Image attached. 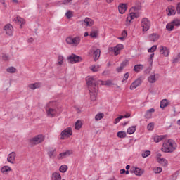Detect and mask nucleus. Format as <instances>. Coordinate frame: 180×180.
Segmentation results:
<instances>
[{
  "mask_svg": "<svg viewBox=\"0 0 180 180\" xmlns=\"http://www.w3.org/2000/svg\"><path fill=\"white\" fill-rule=\"evenodd\" d=\"M86 82L90 92V99L94 102L98 96V83L94 77H86Z\"/></svg>",
  "mask_w": 180,
  "mask_h": 180,
  "instance_id": "nucleus-1",
  "label": "nucleus"
},
{
  "mask_svg": "<svg viewBox=\"0 0 180 180\" xmlns=\"http://www.w3.org/2000/svg\"><path fill=\"white\" fill-rule=\"evenodd\" d=\"M174 150H176V143L172 139L164 142L161 148L162 153H174Z\"/></svg>",
  "mask_w": 180,
  "mask_h": 180,
  "instance_id": "nucleus-2",
  "label": "nucleus"
},
{
  "mask_svg": "<svg viewBox=\"0 0 180 180\" xmlns=\"http://www.w3.org/2000/svg\"><path fill=\"white\" fill-rule=\"evenodd\" d=\"M44 141V136L43 134L37 135L32 139H29V143L31 146H36L37 144H40V143H43Z\"/></svg>",
  "mask_w": 180,
  "mask_h": 180,
  "instance_id": "nucleus-3",
  "label": "nucleus"
},
{
  "mask_svg": "<svg viewBox=\"0 0 180 180\" xmlns=\"http://www.w3.org/2000/svg\"><path fill=\"white\" fill-rule=\"evenodd\" d=\"M67 60L70 64H77V63H81L82 61V58L72 53L71 56L67 57Z\"/></svg>",
  "mask_w": 180,
  "mask_h": 180,
  "instance_id": "nucleus-4",
  "label": "nucleus"
},
{
  "mask_svg": "<svg viewBox=\"0 0 180 180\" xmlns=\"http://www.w3.org/2000/svg\"><path fill=\"white\" fill-rule=\"evenodd\" d=\"M66 43H68V44H72L73 46H77L79 43H81V37H75L72 38L71 37H68L66 39Z\"/></svg>",
  "mask_w": 180,
  "mask_h": 180,
  "instance_id": "nucleus-5",
  "label": "nucleus"
},
{
  "mask_svg": "<svg viewBox=\"0 0 180 180\" xmlns=\"http://www.w3.org/2000/svg\"><path fill=\"white\" fill-rule=\"evenodd\" d=\"M143 81H144V77L143 76L139 77L134 82L131 83L129 89H131V91L136 89V88L140 86L141 84H143Z\"/></svg>",
  "mask_w": 180,
  "mask_h": 180,
  "instance_id": "nucleus-6",
  "label": "nucleus"
},
{
  "mask_svg": "<svg viewBox=\"0 0 180 180\" xmlns=\"http://www.w3.org/2000/svg\"><path fill=\"white\" fill-rule=\"evenodd\" d=\"M151 26V22L149 21L148 18H143L141 20V27H143L142 32H148L150 30Z\"/></svg>",
  "mask_w": 180,
  "mask_h": 180,
  "instance_id": "nucleus-7",
  "label": "nucleus"
},
{
  "mask_svg": "<svg viewBox=\"0 0 180 180\" xmlns=\"http://www.w3.org/2000/svg\"><path fill=\"white\" fill-rule=\"evenodd\" d=\"M60 136L61 140H64V137H70V136H72V129L71 127L66 128L61 132Z\"/></svg>",
  "mask_w": 180,
  "mask_h": 180,
  "instance_id": "nucleus-8",
  "label": "nucleus"
},
{
  "mask_svg": "<svg viewBox=\"0 0 180 180\" xmlns=\"http://www.w3.org/2000/svg\"><path fill=\"white\" fill-rule=\"evenodd\" d=\"M130 172L131 174H135L136 176H141V175L144 174V169L139 167H134L130 169Z\"/></svg>",
  "mask_w": 180,
  "mask_h": 180,
  "instance_id": "nucleus-9",
  "label": "nucleus"
},
{
  "mask_svg": "<svg viewBox=\"0 0 180 180\" xmlns=\"http://www.w3.org/2000/svg\"><path fill=\"white\" fill-rule=\"evenodd\" d=\"M72 150H68L65 152L60 153L58 155V160H63V158H67V157H70V155H72Z\"/></svg>",
  "mask_w": 180,
  "mask_h": 180,
  "instance_id": "nucleus-10",
  "label": "nucleus"
},
{
  "mask_svg": "<svg viewBox=\"0 0 180 180\" xmlns=\"http://www.w3.org/2000/svg\"><path fill=\"white\" fill-rule=\"evenodd\" d=\"M4 30H5L6 34L8 36H13V27L11 24H6L4 27Z\"/></svg>",
  "mask_w": 180,
  "mask_h": 180,
  "instance_id": "nucleus-11",
  "label": "nucleus"
},
{
  "mask_svg": "<svg viewBox=\"0 0 180 180\" xmlns=\"http://www.w3.org/2000/svg\"><path fill=\"white\" fill-rule=\"evenodd\" d=\"M160 53L164 56V57H168L169 56V49L167 46H160Z\"/></svg>",
  "mask_w": 180,
  "mask_h": 180,
  "instance_id": "nucleus-12",
  "label": "nucleus"
},
{
  "mask_svg": "<svg viewBox=\"0 0 180 180\" xmlns=\"http://www.w3.org/2000/svg\"><path fill=\"white\" fill-rule=\"evenodd\" d=\"M167 16H175L176 15V11H175V7L174 6H169L167 8Z\"/></svg>",
  "mask_w": 180,
  "mask_h": 180,
  "instance_id": "nucleus-13",
  "label": "nucleus"
},
{
  "mask_svg": "<svg viewBox=\"0 0 180 180\" xmlns=\"http://www.w3.org/2000/svg\"><path fill=\"white\" fill-rule=\"evenodd\" d=\"M118 11L119 13H121V15H123V13H124L126 11H127V5H126V4L124 3L120 4V5L118 6Z\"/></svg>",
  "mask_w": 180,
  "mask_h": 180,
  "instance_id": "nucleus-14",
  "label": "nucleus"
},
{
  "mask_svg": "<svg viewBox=\"0 0 180 180\" xmlns=\"http://www.w3.org/2000/svg\"><path fill=\"white\" fill-rule=\"evenodd\" d=\"M15 158H16V153L11 152L8 155L7 161H8V162H10L11 164H13V161H15Z\"/></svg>",
  "mask_w": 180,
  "mask_h": 180,
  "instance_id": "nucleus-15",
  "label": "nucleus"
},
{
  "mask_svg": "<svg viewBox=\"0 0 180 180\" xmlns=\"http://www.w3.org/2000/svg\"><path fill=\"white\" fill-rule=\"evenodd\" d=\"M96 84H97V86H98L99 84H101V85H105L107 86H110L113 85V83H112L111 80H107V81L96 80Z\"/></svg>",
  "mask_w": 180,
  "mask_h": 180,
  "instance_id": "nucleus-16",
  "label": "nucleus"
},
{
  "mask_svg": "<svg viewBox=\"0 0 180 180\" xmlns=\"http://www.w3.org/2000/svg\"><path fill=\"white\" fill-rule=\"evenodd\" d=\"M158 39H160V35L157 33H153L149 35L150 41L155 42L158 41Z\"/></svg>",
  "mask_w": 180,
  "mask_h": 180,
  "instance_id": "nucleus-17",
  "label": "nucleus"
},
{
  "mask_svg": "<svg viewBox=\"0 0 180 180\" xmlns=\"http://www.w3.org/2000/svg\"><path fill=\"white\" fill-rule=\"evenodd\" d=\"M47 116H50L51 117H55L56 115H57V110L53 108H49L47 111Z\"/></svg>",
  "mask_w": 180,
  "mask_h": 180,
  "instance_id": "nucleus-18",
  "label": "nucleus"
},
{
  "mask_svg": "<svg viewBox=\"0 0 180 180\" xmlns=\"http://www.w3.org/2000/svg\"><path fill=\"white\" fill-rule=\"evenodd\" d=\"M47 154L50 158H54V157H56V154H57V150L53 148H50Z\"/></svg>",
  "mask_w": 180,
  "mask_h": 180,
  "instance_id": "nucleus-19",
  "label": "nucleus"
},
{
  "mask_svg": "<svg viewBox=\"0 0 180 180\" xmlns=\"http://www.w3.org/2000/svg\"><path fill=\"white\" fill-rule=\"evenodd\" d=\"M143 68L144 65H143L142 64H137L134 65L133 71H134L135 72H140V71H143Z\"/></svg>",
  "mask_w": 180,
  "mask_h": 180,
  "instance_id": "nucleus-20",
  "label": "nucleus"
},
{
  "mask_svg": "<svg viewBox=\"0 0 180 180\" xmlns=\"http://www.w3.org/2000/svg\"><path fill=\"white\" fill-rule=\"evenodd\" d=\"M52 180H61V174L59 172H55L51 176Z\"/></svg>",
  "mask_w": 180,
  "mask_h": 180,
  "instance_id": "nucleus-21",
  "label": "nucleus"
},
{
  "mask_svg": "<svg viewBox=\"0 0 180 180\" xmlns=\"http://www.w3.org/2000/svg\"><path fill=\"white\" fill-rule=\"evenodd\" d=\"M94 61H98L99 60V58L101 57V49H97L94 52Z\"/></svg>",
  "mask_w": 180,
  "mask_h": 180,
  "instance_id": "nucleus-22",
  "label": "nucleus"
},
{
  "mask_svg": "<svg viewBox=\"0 0 180 180\" xmlns=\"http://www.w3.org/2000/svg\"><path fill=\"white\" fill-rule=\"evenodd\" d=\"M9 171H12V168L9 166H4L1 167V172L2 174H4V175H6Z\"/></svg>",
  "mask_w": 180,
  "mask_h": 180,
  "instance_id": "nucleus-23",
  "label": "nucleus"
},
{
  "mask_svg": "<svg viewBox=\"0 0 180 180\" xmlns=\"http://www.w3.org/2000/svg\"><path fill=\"white\" fill-rule=\"evenodd\" d=\"M164 139H165V136L164 135H156L153 137L155 143H160V141H161V140H164Z\"/></svg>",
  "mask_w": 180,
  "mask_h": 180,
  "instance_id": "nucleus-24",
  "label": "nucleus"
},
{
  "mask_svg": "<svg viewBox=\"0 0 180 180\" xmlns=\"http://www.w3.org/2000/svg\"><path fill=\"white\" fill-rule=\"evenodd\" d=\"M40 83H33V84H30L28 85V88H30V89H37V88H40Z\"/></svg>",
  "mask_w": 180,
  "mask_h": 180,
  "instance_id": "nucleus-25",
  "label": "nucleus"
},
{
  "mask_svg": "<svg viewBox=\"0 0 180 180\" xmlns=\"http://www.w3.org/2000/svg\"><path fill=\"white\" fill-rule=\"evenodd\" d=\"M84 23L86 24V26H93L94 25V21L90 18H86L84 20Z\"/></svg>",
  "mask_w": 180,
  "mask_h": 180,
  "instance_id": "nucleus-26",
  "label": "nucleus"
},
{
  "mask_svg": "<svg viewBox=\"0 0 180 180\" xmlns=\"http://www.w3.org/2000/svg\"><path fill=\"white\" fill-rule=\"evenodd\" d=\"M127 134H134L136 133V126L129 127L127 130Z\"/></svg>",
  "mask_w": 180,
  "mask_h": 180,
  "instance_id": "nucleus-27",
  "label": "nucleus"
},
{
  "mask_svg": "<svg viewBox=\"0 0 180 180\" xmlns=\"http://www.w3.org/2000/svg\"><path fill=\"white\" fill-rule=\"evenodd\" d=\"M158 162H159L160 165H162V167H167V165H168V160L165 158L159 159Z\"/></svg>",
  "mask_w": 180,
  "mask_h": 180,
  "instance_id": "nucleus-28",
  "label": "nucleus"
},
{
  "mask_svg": "<svg viewBox=\"0 0 180 180\" xmlns=\"http://www.w3.org/2000/svg\"><path fill=\"white\" fill-rule=\"evenodd\" d=\"M59 171L60 172H62V174L67 172V171H68V166H67V165H62L59 167Z\"/></svg>",
  "mask_w": 180,
  "mask_h": 180,
  "instance_id": "nucleus-29",
  "label": "nucleus"
},
{
  "mask_svg": "<svg viewBox=\"0 0 180 180\" xmlns=\"http://www.w3.org/2000/svg\"><path fill=\"white\" fill-rule=\"evenodd\" d=\"M120 50H123V44H119L115 46V53H117V56L120 54Z\"/></svg>",
  "mask_w": 180,
  "mask_h": 180,
  "instance_id": "nucleus-30",
  "label": "nucleus"
},
{
  "mask_svg": "<svg viewBox=\"0 0 180 180\" xmlns=\"http://www.w3.org/2000/svg\"><path fill=\"white\" fill-rule=\"evenodd\" d=\"M168 106V101L167 99H163L160 101V108L161 109H164Z\"/></svg>",
  "mask_w": 180,
  "mask_h": 180,
  "instance_id": "nucleus-31",
  "label": "nucleus"
},
{
  "mask_svg": "<svg viewBox=\"0 0 180 180\" xmlns=\"http://www.w3.org/2000/svg\"><path fill=\"white\" fill-rule=\"evenodd\" d=\"M174 25L172 24V21L166 25V29L168 32H172L174 30Z\"/></svg>",
  "mask_w": 180,
  "mask_h": 180,
  "instance_id": "nucleus-32",
  "label": "nucleus"
},
{
  "mask_svg": "<svg viewBox=\"0 0 180 180\" xmlns=\"http://www.w3.org/2000/svg\"><path fill=\"white\" fill-rule=\"evenodd\" d=\"M117 136L119 139H124L126 137V131H120L117 133Z\"/></svg>",
  "mask_w": 180,
  "mask_h": 180,
  "instance_id": "nucleus-33",
  "label": "nucleus"
},
{
  "mask_svg": "<svg viewBox=\"0 0 180 180\" xmlns=\"http://www.w3.org/2000/svg\"><path fill=\"white\" fill-rule=\"evenodd\" d=\"M148 82H150V84H154V83H155V81H157V79H155V75H150V76L148 78Z\"/></svg>",
  "mask_w": 180,
  "mask_h": 180,
  "instance_id": "nucleus-34",
  "label": "nucleus"
},
{
  "mask_svg": "<svg viewBox=\"0 0 180 180\" xmlns=\"http://www.w3.org/2000/svg\"><path fill=\"white\" fill-rule=\"evenodd\" d=\"M81 127H82V122H81V121H79V120H77L75 122V130H79V129H81Z\"/></svg>",
  "mask_w": 180,
  "mask_h": 180,
  "instance_id": "nucleus-35",
  "label": "nucleus"
},
{
  "mask_svg": "<svg viewBox=\"0 0 180 180\" xmlns=\"http://www.w3.org/2000/svg\"><path fill=\"white\" fill-rule=\"evenodd\" d=\"M104 116H105V114H103V112H100L96 115L95 120L97 121L101 120V119H103Z\"/></svg>",
  "mask_w": 180,
  "mask_h": 180,
  "instance_id": "nucleus-36",
  "label": "nucleus"
},
{
  "mask_svg": "<svg viewBox=\"0 0 180 180\" xmlns=\"http://www.w3.org/2000/svg\"><path fill=\"white\" fill-rule=\"evenodd\" d=\"M172 23L174 25V26H176L177 27H179V26H180V20L178 18H174L172 21Z\"/></svg>",
  "mask_w": 180,
  "mask_h": 180,
  "instance_id": "nucleus-37",
  "label": "nucleus"
},
{
  "mask_svg": "<svg viewBox=\"0 0 180 180\" xmlns=\"http://www.w3.org/2000/svg\"><path fill=\"white\" fill-rule=\"evenodd\" d=\"M7 72H11V74H13L14 72H16V68L15 67H9L6 69Z\"/></svg>",
  "mask_w": 180,
  "mask_h": 180,
  "instance_id": "nucleus-38",
  "label": "nucleus"
},
{
  "mask_svg": "<svg viewBox=\"0 0 180 180\" xmlns=\"http://www.w3.org/2000/svg\"><path fill=\"white\" fill-rule=\"evenodd\" d=\"M155 51H157V45H153L148 49V53H154Z\"/></svg>",
  "mask_w": 180,
  "mask_h": 180,
  "instance_id": "nucleus-39",
  "label": "nucleus"
},
{
  "mask_svg": "<svg viewBox=\"0 0 180 180\" xmlns=\"http://www.w3.org/2000/svg\"><path fill=\"white\" fill-rule=\"evenodd\" d=\"M90 37L92 39H96V37H98V31H91L90 32Z\"/></svg>",
  "mask_w": 180,
  "mask_h": 180,
  "instance_id": "nucleus-40",
  "label": "nucleus"
},
{
  "mask_svg": "<svg viewBox=\"0 0 180 180\" xmlns=\"http://www.w3.org/2000/svg\"><path fill=\"white\" fill-rule=\"evenodd\" d=\"M151 154V151L150 150H146L145 152L142 153L141 155L143 158H147L148 155Z\"/></svg>",
  "mask_w": 180,
  "mask_h": 180,
  "instance_id": "nucleus-41",
  "label": "nucleus"
},
{
  "mask_svg": "<svg viewBox=\"0 0 180 180\" xmlns=\"http://www.w3.org/2000/svg\"><path fill=\"white\" fill-rule=\"evenodd\" d=\"M58 60V64L59 65H63V64L64 63V57H63V56H59Z\"/></svg>",
  "mask_w": 180,
  "mask_h": 180,
  "instance_id": "nucleus-42",
  "label": "nucleus"
},
{
  "mask_svg": "<svg viewBox=\"0 0 180 180\" xmlns=\"http://www.w3.org/2000/svg\"><path fill=\"white\" fill-rule=\"evenodd\" d=\"M153 172L155 174H161V172H162V168H161V167H155L153 169Z\"/></svg>",
  "mask_w": 180,
  "mask_h": 180,
  "instance_id": "nucleus-43",
  "label": "nucleus"
},
{
  "mask_svg": "<svg viewBox=\"0 0 180 180\" xmlns=\"http://www.w3.org/2000/svg\"><path fill=\"white\" fill-rule=\"evenodd\" d=\"M147 129L150 131L154 130V123L153 122L149 123L147 126Z\"/></svg>",
  "mask_w": 180,
  "mask_h": 180,
  "instance_id": "nucleus-44",
  "label": "nucleus"
},
{
  "mask_svg": "<svg viewBox=\"0 0 180 180\" xmlns=\"http://www.w3.org/2000/svg\"><path fill=\"white\" fill-rule=\"evenodd\" d=\"M108 51L110 53H114L115 56H117V53H116V48L115 47H109Z\"/></svg>",
  "mask_w": 180,
  "mask_h": 180,
  "instance_id": "nucleus-45",
  "label": "nucleus"
},
{
  "mask_svg": "<svg viewBox=\"0 0 180 180\" xmlns=\"http://www.w3.org/2000/svg\"><path fill=\"white\" fill-rule=\"evenodd\" d=\"M130 18H131V20H133V19H134V18H139V15L136 13H131L130 14Z\"/></svg>",
  "mask_w": 180,
  "mask_h": 180,
  "instance_id": "nucleus-46",
  "label": "nucleus"
},
{
  "mask_svg": "<svg viewBox=\"0 0 180 180\" xmlns=\"http://www.w3.org/2000/svg\"><path fill=\"white\" fill-rule=\"evenodd\" d=\"M123 115H120L118 117L115 118L114 121V124H117V123H119L122 119H123Z\"/></svg>",
  "mask_w": 180,
  "mask_h": 180,
  "instance_id": "nucleus-47",
  "label": "nucleus"
},
{
  "mask_svg": "<svg viewBox=\"0 0 180 180\" xmlns=\"http://www.w3.org/2000/svg\"><path fill=\"white\" fill-rule=\"evenodd\" d=\"M65 16L68 19H71L72 16V13L71 12V11H68L67 13H65Z\"/></svg>",
  "mask_w": 180,
  "mask_h": 180,
  "instance_id": "nucleus-48",
  "label": "nucleus"
},
{
  "mask_svg": "<svg viewBox=\"0 0 180 180\" xmlns=\"http://www.w3.org/2000/svg\"><path fill=\"white\" fill-rule=\"evenodd\" d=\"M153 116V114L150 113L148 111H146V114H145V119H151Z\"/></svg>",
  "mask_w": 180,
  "mask_h": 180,
  "instance_id": "nucleus-49",
  "label": "nucleus"
},
{
  "mask_svg": "<svg viewBox=\"0 0 180 180\" xmlns=\"http://www.w3.org/2000/svg\"><path fill=\"white\" fill-rule=\"evenodd\" d=\"M154 56H155L154 53H151L148 59V61L150 63V65H153V60H154Z\"/></svg>",
  "mask_w": 180,
  "mask_h": 180,
  "instance_id": "nucleus-50",
  "label": "nucleus"
},
{
  "mask_svg": "<svg viewBox=\"0 0 180 180\" xmlns=\"http://www.w3.org/2000/svg\"><path fill=\"white\" fill-rule=\"evenodd\" d=\"M130 23H131V18L130 17H127L125 22L126 26H130Z\"/></svg>",
  "mask_w": 180,
  "mask_h": 180,
  "instance_id": "nucleus-51",
  "label": "nucleus"
},
{
  "mask_svg": "<svg viewBox=\"0 0 180 180\" xmlns=\"http://www.w3.org/2000/svg\"><path fill=\"white\" fill-rule=\"evenodd\" d=\"M127 79H129V72H126L124 75V78H123L122 82H124V81H127Z\"/></svg>",
  "mask_w": 180,
  "mask_h": 180,
  "instance_id": "nucleus-52",
  "label": "nucleus"
},
{
  "mask_svg": "<svg viewBox=\"0 0 180 180\" xmlns=\"http://www.w3.org/2000/svg\"><path fill=\"white\" fill-rule=\"evenodd\" d=\"M180 58V53L177 55V57L173 59V63H176L178 61H179Z\"/></svg>",
  "mask_w": 180,
  "mask_h": 180,
  "instance_id": "nucleus-53",
  "label": "nucleus"
},
{
  "mask_svg": "<svg viewBox=\"0 0 180 180\" xmlns=\"http://www.w3.org/2000/svg\"><path fill=\"white\" fill-rule=\"evenodd\" d=\"M127 65V60H124L120 63V66L122 67V68H126Z\"/></svg>",
  "mask_w": 180,
  "mask_h": 180,
  "instance_id": "nucleus-54",
  "label": "nucleus"
},
{
  "mask_svg": "<svg viewBox=\"0 0 180 180\" xmlns=\"http://www.w3.org/2000/svg\"><path fill=\"white\" fill-rule=\"evenodd\" d=\"M121 35L126 39V37H127V31L126 30H124Z\"/></svg>",
  "mask_w": 180,
  "mask_h": 180,
  "instance_id": "nucleus-55",
  "label": "nucleus"
},
{
  "mask_svg": "<svg viewBox=\"0 0 180 180\" xmlns=\"http://www.w3.org/2000/svg\"><path fill=\"white\" fill-rule=\"evenodd\" d=\"M91 71H93V72H98V68L95 65H91Z\"/></svg>",
  "mask_w": 180,
  "mask_h": 180,
  "instance_id": "nucleus-56",
  "label": "nucleus"
},
{
  "mask_svg": "<svg viewBox=\"0 0 180 180\" xmlns=\"http://www.w3.org/2000/svg\"><path fill=\"white\" fill-rule=\"evenodd\" d=\"M71 1L72 0H63L62 1V5H68L71 2Z\"/></svg>",
  "mask_w": 180,
  "mask_h": 180,
  "instance_id": "nucleus-57",
  "label": "nucleus"
},
{
  "mask_svg": "<svg viewBox=\"0 0 180 180\" xmlns=\"http://www.w3.org/2000/svg\"><path fill=\"white\" fill-rule=\"evenodd\" d=\"M176 9L177 15H180V2L177 4Z\"/></svg>",
  "mask_w": 180,
  "mask_h": 180,
  "instance_id": "nucleus-58",
  "label": "nucleus"
},
{
  "mask_svg": "<svg viewBox=\"0 0 180 180\" xmlns=\"http://www.w3.org/2000/svg\"><path fill=\"white\" fill-rule=\"evenodd\" d=\"M2 60H4V61H8V60H9V56L4 54L2 56Z\"/></svg>",
  "mask_w": 180,
  "mask_h": 180,
  "instance_id": "nucleus-59",
  "label": "nucleus"
},
{
  "mask_svg": "<svg viewBox=\"0 0 180 180\" xmlns=\"http://www.w3.org/2000/svg\"><path fill=\"white\" fill-rule=\"evenodd\" d=\"M116 71L117 72H122V71H123V67H122L121 65H120V67H117L116 68Z\"/></svg>",
  "mask_w": 180,
  "mask_h": 180,
  "instance_id": "nucleus-60",
  "label": "nucleus"
},
{
  "mask_svg": "<svg viewBox=\"0 0 180 180\" xmlns=\"http://www.w3.org/2000/svg\"><path fill=\"white\" fill-rule=\"evenodd\" d=\"M148 112L150 113V115H153V113H154V112H155V109L154 108H150L149 110H147Z\"/></svg>",
  "mask_w": 180,
  "mask_h": 180,
  "instance_id": "nucleus-61",
  "label": "nucleus"
},
{
  "mask_svg": "<svg viewBox=\"0 0 180 180\" xmlns=\"http://www.w3.org/2000/svg\"><path fill=\"white\" fill-rule=\"evenodd\" d=\"M161 157H162V155L161 153H158L157 154V160H158V161H159L160 160H162V158H161Z\"/></svg>",
  "mask_w": 180,
  "mask_h": 180,
  "instance_id": "nucleus-62",
  "label": "nucleus"
},
{
  "mask_svg": "<svg viewBox=\"0 0 180 180\" xmlns=\"http://www.w3.org/2000/svg\"><path fill=\"white\" fill-rule=\"evenodd\" d=\"M83 5H84V6L86 7V6H88V5H89V2H88V1H84L83 2Z\"/></svg>",
  "mask_w": 180,
  "mask_h": 180,
  "instance_id": "nucleus-63",
  "label": "nucleus"
},
{
  "mask_svg": "<svg viewBox=\"0 0 180 180\" xmlns=\"http://www.w3.org/2000/svg\"><path fill=\"white\" fill-rule=\"evenodd\" d=\"M120 172L121 174H125L126 172V169H122L120 170Z\"/></svg>",
  "mask_w": 180,
  "mask_h": 180,
  "instance_id": "nucleus-64",
  "label": "nucleus"
}]
</instances>
